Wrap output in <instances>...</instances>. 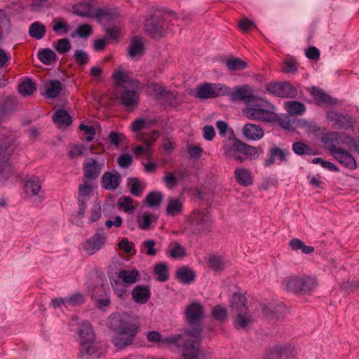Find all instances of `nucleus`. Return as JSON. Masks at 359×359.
<instances>
[{
  "mask_svg": "<svg viewBox=\"0 0 359 359\" xmlns=\"http://www.w3.org/2000/svg\"><path fill=\"white\" fill-rule=\"evenodd\" d=\"M183 208L182 203L178 198H171L166 207V213L169 216L175 217L182 212Z\"/></svg>",
  "mask_w": 359,
  "mask_h": 359,
  "instance_id": "nucleus-35",
  "label": "nucleus"
},
{
  "mask_svg": "<svg viewBox=\"0 0 359 359\" xmlns=\"http://www.w3.org/2000/svg\"><path fill=\"white\" fill-rule=\"evenodd\" d=\"M92 187L90 184L84 183L79 186L77 196V217L79 218H83L85 216V211L87 208V202L90 199Z\"/></svg>",
  "mask_w": 359,
  "mask_h": 359,
  "instance_id": "nucleus-14",
  "label": "nucleus"
},
{
  "mask_svg": "<svg viewBox=\"0 0 359 359\" xmlns=\"http://www.w3.org/2000/svg\"><path fill=\"white\" fill-rule=\"evenodd\" d=\"M163 194L161 192L152 191L149 193L146 197V202L148 207L153 208L160 205L163 201Z\"/></svg>",
  "mask_w": 359,
  "mask_h": 359,
  "instance_id": "nucleus-52",
  "label": "nucleus"
},
{
  "mask_svg": "<svg viewBox=\"0 0 359 359\" xmlns=\"http://www.w3.org/2000/svg\"><path fill=\"white\" fill-rule=\"evenodd\" d=\"M107 241V236L104 233L103 229H100L83 243V248L86 252L91 256L103 248Z\"/></svg>",
  "mask_w": 359,
  "mask_h": 359,
  "instance_id": "nucleus-10",
  "label": "nucleus"
},
{
  "mask_svg": "<svg viewBox=\"0 0 359 359\" xmlns=\"http://www.w3.org/2000/svg\"><path fill=\"white\" fill-rule=\"evenodd\" d=\"M212 83H204L197 88L196 97L201 100H207L213 97Z\"/></svg>",
  "mask_w": 359,
  "mask_h": 359,
  "instance_id": "nucleus-36",
  "label": "nucleus"
},
{
  "mask_svg": "<svg viewBox=\"0 0 359 359\" xmlns=\"http://www.w3.org/2000/svg\"><path fill=\"white\" fill-rule=\"evenodd\" d=\"M189 337L191 338H184L182 334H175L165 338V341L177 346H182V355L184 359H197L201 345V334Z\"/></svg>",
  "mask_w": 359,
  "mask_h": 359,
  "instance_id": "nucleus-5",
  "label": "nucleus"
},
{
  "mask_svg": "<svg viewBox=\"0 0 359 359\" xmlns=\"http://www.w3.org/2000/svg\"><path fill=\"white\" fill-rule=\"evenodd\" d=\"M308 91L312 96L313 102L318 106L334 107L338 100L317 86H311Z\"/></svg>",
  "mask_w": 359,
  "mask_h": 359,
  "instance_id": "nucleus-13",
  "label": "nucleus"
},
{
  "mask_svg": "<svg viewBox=\"0 0 359 359\" xmlns=\"http://www.w3.org/2000/svg\"><path fill=\"white\" fill-rule=\"evenodd\" d=\"M227 69L230 72L240 71L247 67V62L238 57L229 56L228 58L222 60Z\"/></svg>",
  "mask_w": 359,
  "mask_h": 359,
  "instance_id": "nucleus-31",
  "label": "nucleus"
},
{
  "mask_svg": "<svg viewBox=\"0 0 359 359\" xmlns=\"http://www.w3.org/2000/svg\"><path fill=\"white\" fill-rule=\"evenodd\" d=\"M292 151L299 156L302 155H315L316 152L313 149L302 141H297L292 144Z\"/></svg>",
  "mask_w": 359,
  "mask_h": 359,
  "instance_id": "nucleus-38",
  "label": "nucleus"
},
{
  "mask_svg": "<svg viewBox=\"0 0 359 359\" xmlns=\"http://www.w3.org/2000/svg\"><path fill=\"white\" fill-rule=\"evenodd\" d=\"M209 267L215 272L224 270L226 263L221 256L210 255L208 260Z\"/></svg>",
  "mask_w": 359,
  "mask_h": 359,
  "instance_id": "nucleus-41",
  "label": "nucleus"
},
{
  "mask_svg": "<svg viewBox=\"0 0 359 359\" xmlns=\"http://www.w3.org/2000/svg\"><path fill=\"white\" fill-rule=\"evenodd\" d=\"M13 175V168L10 164L0 163V185H4Z\"/></svg>",
  "mask_w": 359,
  "mask_h": 359,
  "instance_id": "nucleus-49",
  "label": "nucleus"
},
{
  "mask_svg": "<svg viewBox=\"0 0 359 359\" xmlns=\"http://www.w3.org/2000/svg\"><path fill=\"white\" fill-rule=\"evenodd\" d=\"M276 107L266 98L256 95L248 86V119L264 123L278 120Z\"/></svg>",
  "mask_w": 359,
  "mask_h": 359,
  "instance_id": "nucleus-2",
  "label": "nucleus"
},
{
  "mask_svg": "<svg viewBox=\"0 0 359 359\" xmlns=\"http://www.w3.org/2000/svg\"><path fill=\"white\" fill-rule=\"evenodd\" d=\"M294 353V349L290 346H274L266 351L262 359H290Z\"/></svg>",
  "mask_w": 359,
  "mask_h": 359,
  "instance_id": "nucleus-17",
  "label": "nucleus"
},
{
  "mask_svg": "<svg viewBox=\"0 0 359 359\" xmlns=\"http://www.w3.org/2000/svg\"><path fill=\"white\" fill-rule=\"evenodd\" d=\"M155 245V241L146 240L141 245V252H144L149 256H154L156 254V250L154 248Z\"/></svg>",
  "mask_w": 359,
  "mask_h": 359,
  "instance_id": "nucleus-59",
  "label": "nucleus"
},
{
  "mask_svg": "<svg viewBox=\"0 0 359 359\" xmlns=\"http://www.w3.org/2000/svg\"><path fill=\"white\" fill-rule=\"evenodd\" d=\"M336 150L337 151L334 152L332 155L340 164L350 170H354L356 168V161L350 152L342 148Z\"/></svg>",
  "mask_w": 359,
  "mask_h": 359,
  "instance_id": "nucleus-22",
  "label": "nucleus"
},
{
  "mask_svg": "<svg viewBox=\"0 0 359 359\" xmlns=\"http://www.w3.org/2000/svg\"><path fill=\"white\" fill-rule=\"evenodd\" d=\"M128 184L130 185V194L136 197L142 196L144 189V186H142L139 179L136 177H130L128 179Z\"/></svg>",
  "mask_w": 359,
  "mask_h": 359,
  "instance_id": "nucleus-44",
  "label": "nucleus"
},
{
  "mask_svg": "<svg viewBox=\"0 0 359 359\" xmlns=\"http://www.w3.org/2000/svg\"><path fill=\"white\" fill-rule=\"evenodd\" d=\"M187 323L189 328L185 331L187 336H198L202 334V320L204 317L203 305L197 302H193L186 306L184 311Z\"/></svg>",
  "mask_w": 359,
  "mask_h": 359,
  "instance_id": "nucleus-6",
  "label": "nucleus"
},
{
  "mask_svg": "<svg viewBox=\"0 0 359 359\" xmlns=\"http://www.w3.org/2000/svg\"><path fill=\"white\" fill-rule=\"evenodd\" d=\"M70 29L69 25L62 18H55L53 20V30L55 32L62 31L64 34H67Z\"/></svg>",
  "mask_w": 359,
  "mask_h": 359,
  "instance_id": "nucleus-58",
  "label": "nucleus"
},
{
  "mask_svg": "<svg viewBox=\"0 0 359 359\" xmlns=\"http://www.w3.org/2000/svg\"><path fill=\"white\" fill-rule=\"evenodd\" d=\"M229 96L233 102L242 101L247 104V84L236 87L234 92L230 91Z\"/></svg>",
  "mask_w": 359,
  "mask_h": 359,
  "instance_id": "nucleus-39",
  "label": "nucleus"
},
{
  "mask_svg": "<svg viewBox=\"0 0 359 359\" xmlns=\"http://www.w3.org/2000/svg\"><path fill=\"white\" fill-rule=\"evenodd\" d=\"M247 299L245 296L241 293H234L231 299V311L233 313L247 311L246 307Z\"/></svg>",
  "mask_w": 359,
  "mask_h": 359,
  "instance_id": "nucleus-25",
  "label": "nucleus"
},
{
  "mask_svg": "<svg viewBox=\"0 0 359 359\" xmlns=\"http://www.w3.org/2000/svg\"><path fill=\"white\" fill-rule=\"evenodd\" d=\"M133 300L139 304H146L151 298V291L149 286L145 285H136L131 292Z\"/></svg>",
  "mask_w": 359,
  "mask_h": 359,
  "instance_id": "nucleus-23",
  "label": "nucleus"
},
{
  "mask_svg": "<svg viewBox=\"0 0 359 359\" xmlns=\"http://www.w3.org/2000/svg\"><path fill=\"white\" fill-rule=\"evenodd\" d=\"M41 189V182L36 176H32L25 183V192L30 196H36Z\"/></svg>",
  "mask_w": 359,
  "mask_h": 359,
  "instance_id": "nucleus-30",
  "label": "nucleus"
},
{
  "mask_svg": "<svg viewBox=\"0 0 359 359\" xmlns=\"http://www.w3.org/2000/svg\"><path fill=\"white\" fill-rule=\"evenodd\" d=\"M318 285L316 277L304 275L290 276L286 280L285 287L294 293L308 294Z\"/></svg>",
  "mask_w": 359,
  "mask_h": 359,
  "instance_id": "nucleus-7",
  "label": "nucleus"
},
{
  "mask_svg": "<svg viewBox=\"0 0 359 359\" xmlns=\"http://www.w3.org/2000/svg\"><path fill=\"white\" fill-rule=\"evenodd\" d=\"M118 15V12L115 9L100 7L93 13V18H95L101 25H105L114 22Z\"/></svg>",
  "mask_w": 359,
  "mask_h": 359,
  "instance_id": "nucleus-18",
  "label": "nucleus"
},
{
  "mask_svg": "<svg viewBox=\"0 0 359 359\" xmlns=\"http://www.w3.org/2000/svg\"><path fill=\"white\" fill-rule=\"evenodd\" d=\"M110 279V283L114 294L121 299L125 300L128 294L125 286L119 280Z\"/></svg>",
  "mask_w": 359,
  "mask_h": 359,
  "instance_id": "nucleus-43",
  "label": "nucleus"
},
{
  "mask_svg": "<svg viewBox=\"0 0 359 359\" xmlns=\"http://www.w3.org/2000/svg\"><path fill=\"white\" fill-rule=\"evenodd\" d=\"M263 315L269 320H277L286 312V306L283 302L273 300L262 306Z\"/></svg>",
  "mask_w": 359,
  "mask_h": 359,
  "instance_id": "nucleus-12",
  "label": "nucleus"
},
{
  "mask_svg": "<svg viewBox=\"0 0 359 359\" xmlns=\"http://www.w3.org/2000/svg\"><path fill=\"white\" fill-rule=\"evenodd\" d=\"M232 142L225 145L224 154L229 158L242 162L247 157V144L243 143L238 138L231 140Z\"/></svg>",
  "mask_w": 359,
  "mask_h": 359,
  "instance_id": "nucleus-11",
  "label": "nucleus"
},
{
  "mask_svg": "<svg viewBox=\"0 0 359 359\" xmlns=\"http://www.w3.org/2000/svg\"><path fill=\"white\" fill-rule=\"evenodd\" d=\"M107 324L110 330L118 334L111 339V343L118 350L133 345L140 332V322L126 312L113 313L108 317Z\"/></svg>",
  "mask_w": 359,
  "mask_h": 359,
  "instance_id": "nucleus-1",
  "label": "nucleus"
},
{
  "mask_svg": "<svg viewBox=\"0 0 359 359\" xmlns=\"http://www.w3.org/2000/svg\"><path fill=\"white\" fill-rule=\"evenodd\" d=\"M16 105L15 101L11 97L5 98L2 102H0V107L4 109L6 114L13 111Z\"/></svg>",
  "mask_w": 359,
  "mask_h": 359,
  "instance_id": "nucleus-64",
  "label": "nucleus"
},
{
  "mask_svg": "<svg viewBox=\"0 0 359 359\" xmlns=\"http://www.w3.org/2000/svg\"><path fill=\"white\" fill-rule=\"evenodd\" d=\"M133 199L130 196H123L120 198L118 203V205L120 208H123L124 211L128 212L134 210V207L132 205Z\"/></svg>",
  "mask_w": 359,
  "mask_h": 359,
  "instance_id": "nucleus-63",
  "label": "nucleus"
},
{
  "mask_svg": "<svg viewBox=\"0 0 359 359\" xmlns=\"http://www.w3.org/2000/svg\"><path fill=\"white\" fill-rule=\"evenodd\" d=\"M93 5L91 3H79L72 6L74 14L82 18H93Z\"/></svg>",
  "mask_w": 359,
  "mask_h": 359,
  "instance_id": "nucleus-29",
  "label": "nucleus"
},
{
  "mask_svg": "<svg viewBox=\"0 0 359 359\" xmlns=\"http://www.w3.org/2000/svg\"><path fill=\"white\" fill-rule=\"evenodd\" d=\"M36 90V85L30 79L22 82L18 87V91L22 95H31Z\"/></svg>",
  "mask_w": 359,
  "mask_h": 359,
  "instance_id": "nucleus-48",
  "label": "nucleus"
},
{
  "mask_svg": "<svg viewBox=\"0 0 359 359\" xmlns=\"http://www.w3.org/2000/svg\"><path fill=\"white\" fill-rule=\"evenodd\" d=\"M165 15V13L160 15L154 14L146 19L144 25V30L152 39L159 40L165 36L166 31Z\"/></svg>",
  "mask_w": 359,
  "mask_h": 359,
  "instance_id": "nucleus-8",
  "label": "nucleus"
},
{
  "mask_svg": "<svg viewBox=\"0 0 359 359\" xmlns=\"http://www.w3.org/2000/svg\"><path fill=\"white\" fill-rule=\"evenodd\" d=\"M79 337V358L98 359L102 354L101 350L95 344V334L91 324L84 320L77 329Z\"/></svg>",
  "mask_w": 359,
  "mask_h": 359,
  "instance_id": "nucleus-3",
  "label": "nucleus"
},
{
  "mask_svg": "<svg viewBox=\"0 0 359 359\" xmlns=\"http://www.w3.org/2000/svg\"><path fill=\"white\" fill-rule=\"evenodd\" d=\"M148 90L150 94H154L156 100H161L163 93L166 87L162 83L153 82L148 86Z\"/></svg>",
  "mask_w": 359,
  "mask_h": 359,
  "instance_id": "nucleus-53",
  "label": "nucleus"
},
{
  "mask_svg": "<svg viewBox=\"0 0 359 359\" xmlns=\"http://www.w3.org/2000/svg\"><path fill=\"white\" fill-rule=\"evenodd\" d=\"M46 34V27L39 21L33 22L29 28V34L36 39H42Z\"/></svg>",
  "mask_w": 359,
  "mask_h": 359,
  "instance_id": "nucleus-40",
  "label": "nucleus"
},
{
  "mask_svg": "<svg viewBox=\"0 0 359 359\" xmlns=\"http://www.w3.org/2000/svg\"><path fill=\"white\" fill-rule=\"evenodd\" d=\"M48 87L46 90V95L48 98H56L62 90V84L57 79L50 80Z\"/></svg>",
  "mask_w": 359,
  "mask_h": 359,
  "instance_id": "nucleus-37",
  "label": "nucleus"
},
{
  "mask_svg": "<svg viewBox=\"0 0 359 359\" xmlns=\"http://www.w3.org/2000/svg\"><path fill=\"white\" fill-rule=\"evenodd\" d=\"M53 121L60 126H69L72 123V118L64 109L57 110L53 115Z\"/></svg>",
  "mask_w": 359,
  "mask_h": 359,
  "instance_id": "nucleus-32",
  "label": "nucleus"
},
{
  "mask_svg": "<svg viewBox=\"0 0 359 359\" xmlns=\"http://www.w3.org/2000/svg\"><path fill=\"white\" fill-rule=\"evenodd\" d=\"M263 136L264 130L260 126L248 123V140H258Z\"/></svg>",
  "mask_w": 359,
  "mask_h": 359,
  "instance_id": "nucleus-54",
  "label": "nucleus"
},
{
  "mask_svg": "<svg viewBox=\"0 0 359 359\" xmlns=\"http://www.w3.org/2000/svg\"><path fill=\"white\" fill-rule=\"evenodd\" d=\"M327 118L332 121L339 129L348 130L353 127L354 121L349 115H344L339 112H327Z\"/></svg>",
  "mask_w": 359,
  "mask_h": 359,
  "instance_id": "nucleus-19",
  "label": "nucleus"
},
{
  "mask_svg": "<svg viewBox=\"0 0 359 359\" xmlns=\"http://www.w3.org/2000/svg\"><path fill=\"white\" fill-rule=\"evenodd\" d=\"M286 104L290 115H301L306 109L305 105L298 101H290Z\"/></svg>",
  "mask_w": 359,
  "mask_h": 359,
  "instance_id": "nucleus-46",
  "label": "nucleus"
},
{
  "mask_svg": "<svg viewBox=\"0 0 359 359\" xmlns=\"http://www.w3.org/2000/svg\"><path fill=\"white\" fill-rule=\"evenodd\" d=\"M93 33V28L88 24H82L77 27L75 32L71 34L72 38H75L76 35L80 38L86 39L91 35Z\"/></svg>",
  "mask_w": 359,
  "mask_h": 359,
  "instance_id": "nucleus-50",
  "label": "nucleus"
},
{
  "mask_svg": "<svg viewBox=\"0 0 359 359\" xmlns=\"http://www.w3.org/2000/svg\"><path fill=\"white\" fill-rule=\"evenodd\" d=\"M212 316L216 320L221 323L224 322L228 317L226 308L220 305H217L212 309Z\"/></svg>",
  "mask_w": 359,
  "mask_h": 359,
  "instance_id": "nucleus-57",
  "label": "nucleus"
},
{
  "mask_svg": "<svg viewBox=\"0 0 359 359\" xmlns=\"http://www.w3.org/2000/svg\"><path fill=\"white\" fill-rule=\"evenodd\" d=\"M121 182V175L116 170L105 172L101 178V186L106 190L116 189Z\"/></svg>",
  "mask_w": 359,
  "mask_h": 359,
  "instance_id": "nucleus-20",
  "label": "nucleus"
},
{
  "mask_svg": "<svg viewBox=\"0 0 359 359\" xmlns=\"http://www.w3.org/2000/svg\"><path fill=\"white\" fill-rule=\"evenodd\" d=\"M154 272L158 276L157 280L160 282H165L169 279L168 267L164 262L157 264L154 268Z\"/></svg>",
  "mask_w": 359,
  "mask_h": 359,
  "instance_id": "nucleus-42",
  "label": "nucleus"
},
{
  "mask_svg": "<svg viewBox=\"0 0 359 359\" xmlns=\"http://www.w3.org/2000/svg\"><path fill=\"white\" fill-rule=\"evenodd\" d=\"M128 74L121 69H116L112 74V78L116 86L126 88L124 84L128 81Z\"/></svg>",
  "mask_w": 359,
  "mask_h": 359,
  "instance_id": "nucleus-55",
  "label": "nucleus"
},
{
  "mask_svg": "<svg viewBox=\"0 0 359 359\" xmlns=\"http://www.w3.org/2000/svg\"><path fill=\"white\" fill-rule=\"evenodd\" d=\"M39 60L46 65H50L58 60L55 53L49 48L40 50L37 53Z\"/></svg>",
  "mask_w": 359,
  "mask_h": 359,
  "instance_id": "nucleus-33",
  "label": "nucleus"
},
{
  "mask_svg": "<svg viewBox=\"0 0 359 359\" xmlns=\"http://www.w3.org/2000/svg\"><path fill=\"white\" fill-rule=\"evenodd\" d=\"M266 90L273 95L282 98H294L297 95V88L289 82H270L266 86Z\"/></svg>",
  "mask_w": 359,
  "mask_h": 359,
  "instance_id": "nucleus-9",
  "label": "nucleus"
},
{
  "mask_svg": "<svg viewBox=\"0 0 359 359\" xmlns=\"http://www.w3.org/2000/svg\"><path fill=\"white\" fill-rule=\"evenodd\" d=\"M145 46L141 37L133 36L128 48V54L131 57L142 55L144 53Z\"/></svg>",
  "mask_w": 359,
  "mask_h": 359,
  "instance_id": "nucleus-26",
  "label": "nucleus"
},
{
  "mask_svg": "<svg viewBox=\"0 0 359 359\" xmlns=\"http://www.w3.org/2000/svg\"><path fill=\"white\" fill-rule=\"evenodd\" d=\"M213 219L207 210H194L186 217L184 229L189 233L199 236L212 231Z\"/></svg>",
  "mask_w": 359,
  "mask_h": 359,
  "instance_id": "nucleus-4",
  "label": "nucleus"
},
{
  "mask_svg": "<svg viewBox=\"0 0 359 359\" xmlns=\"http://www.w3.org/2000/svg\"><path fill=\"white\" fill-rule=\"evenodd\" d=\"M53 47L59 54H65L71 49V43L69 39L62 38L53 42Z\"/></svg>",
  "mask_w": 359,
  "mask_h": 359,
  "instance_id": "nucleus-47",
  "label": "nucleus"
},
{
  "mask_svg": "<svg viewBox=\"0 0 359 359\" xmlns=\"http://www.w3.org/2000/svg\"><path fill=\"white\" fill-rule=\"evenodd\" d=\"M139 276L140 273L136 269L132 270L122 269L119 271L118 277L121 278L124 283L131 285L137 281Z\"/></svg>",
  "mask_w": 359,
  "mask_h": 359,
  "instance_id": "nucleus-34",
  "label": "nucleus"
},
{
  "mask_svg": "<svg viewBox=\"0 0 359 359\" xmlns=\"http://www.w3.org/2000/svg\"><path fill=\"white\" fill-rule=\"evenodd\" d=\"M88 160V162L83 163V175L88 180H95L99 177L103 165L95 158H90Z\"/></svg>",
  "mask_w": 359,
  "mask_h": 359,
  "instance_id": "nucleus-21",
  "label": "nucleus"
},
{
  "mask_svg": "<svg viewBox=\"0 0 359 359\" xmlns=\"http://www.w3.org/2000/svg\"><path fill=\"white\" fill-rule=\"evenodd\" d=\"M15 138L11 135L0 136V163L7 162L15 149Z\"/></svg>",
  "mask_w": 359,
  "mask_h": 359,
  "instance_id": "nucleus-16",
  "label": "nucleus"
},
{
  "mask_svg": "<svg viewBox=\"0 0 359 359\" xmlns=\"http://www.w3.org/2000/svg\"><path fill=\"white\" fill-rule=\"evenodd\" d=\"M101 217V206L100 203L95 201L91 210V215L89 217L88 224L97 222Z\"/></svg>",
  "mask_w": 359,
  "mask_h": 359,
  "instance_id": "nucleus-62",
  "label": "nucleus"
},
{
  "mask_svg": "<svg viewBox=\"0 0 359 359\" xmlns=\"http://www.w3.org/2000/svg\"><path fill=\"white\" fill-rule=\"evenodd\" d=\"M74 57L75 62L79 66L84 65L89 61L88 55L82 50H76Z\"/></svg>",
  "mask_w": 359,
  "mask_h": 359,
  "instance_id": "nucleus-61",
  "label": "nucleus"
},
{
  "mask_svg": "<svg viewBox=\"0 0 359 359\" xmlns=\"http://www.w3.org/2000/svg\"><path fill=\"white\" fill-rule=\"evenodd\" d=\"M159 136L160 132L157 130H154L149 133H140V140L147 147L151 148V146L158 139Z\"/></svg>",
  "mask_w": 359,
  "mask_h": 359,
  "instance_id": "nucleus-45",
  "label": "nucleus"
},
{
  "mask_svg": "<svg viewBox=\"0 0 359 359\" xmlns=\"http://www.w3.org/2000/svg\"><path fill=\"white\" fill-rule=\"evenodd\" d=\"M120 104L128 110H133L137 108L140 102V95L134 90L127 88H123L122 93L118 97Z\"/></svg>",
  "mask_w": 359,
  "mask_h": 359,
  "instance_id": "nucleus-15",
  "label": "nucleus"
},
{
  "mask_svg": "<svg viewBox=\"0 0 359 359\" xmlns=\"http://www.w3.org/2000/svg\"><path fill=\"white\" fill-rule=\"evenodd\" d=\"M339 133L337 132H328L325 133L321 137V142L324 144L325 147L328 149L333 154L341 147H337L335 144L338 143Z\"/></svg>",
  "mask_w": 359,
  "mask_h": 359,
  "instance_id": "nucleus-27",
  "label": "nucleus"
},
{
  "mask_svg": "<svg viewBox=\"0 0 359 359\" xmlns=\"http://www.w3.org/2000/svg\"><path fill=\"white\" fill-rule=\"evenodd\" d=\"M175 274L177 281L184 285H190L196 278L195 271L187 266H182L177 269Z\"/></svg>",
  "mask_w": 359,
  "mask_h": 359,
  "instance_id": "nucleus-24",
  "label": "nucleus"
},
{
  "mask_svg": "<svg viewBox=\"0 0 359 359\" xmlns=\"http://www.w3.org/2000/svg\"><path fill=\"white\" fill-rule=\"evenodd\" d=\"M287 155L284 150L273 146L269 150V154L267 159L265 160L264 166L269 167L275 163V158H277L280 162L287 161Z\"/></svg>",
  "mask_w": 359,
  "mask_h": 359,
  "instance_id": "nucleus-28",
  "label": "nucleus"
},
{
  "mask_svg": "<svg viewBox=\"0 0 359 359\" xmlns=\"http://www.w3.org/2000/svg\"><path fill=\"white\" fill-rule=\"evenodd\" d=\"M157 219V217L149 212H145L142 216L141 220L138 221V226L141 229L149 230L151 223Z\"/></svg>",
  "mask_w": 359,
  "mask_h": 359,
  "instance_id": "nucleus-51",
  "label": "nucleus"
},
{
  "mask_svg": "<svg viewBox=\"0 0 359 359\" xmlns=\"http://www.w3.org/2000/svg\"><path fill=\"white\" fill-rule=\"evenodd\" d=\"M236 313L237 316L233 323V326L237 329H245L247 327V311L245 313L243 312Z\"/></svg>",
  "mask_w": 359,
  "mask_h": 359,
  "instance_id": "nucleus-60",
  "label": "nucleus"
},
{
  "mask_svg": "<svg viewBox=\"0 0 359 359\" xmlns=\"http://www.w3.org/2000/svg\"><path fill=\"white\" fill-rule=\"evenodd\" d=\"M213 97L216 98L222 96H229L230 94V88L225 84L219 83H212Z\"/></svg>",
  "mask_w": 359,
  "mask_h": 359,
  "instance_id": "nucleus-56",
  "label": "nucleus"
}]
</instances>
